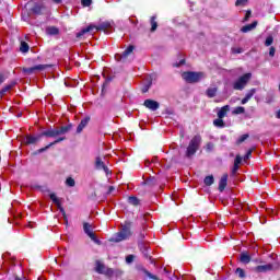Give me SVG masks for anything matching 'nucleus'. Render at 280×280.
<instances>
[{"instance_id": "1", "label": "nucleus", "mask_w": 280, "mask_h": 280, "mask_svg": "<svg viewBox=\"0 0 280 280\" xmlns=\"http://www.w3.org/2000/svg\"><path fill=\"white\" fill-rule=\"evenodd\" d=\"M95 32H104L105 34H113L115 32V23L113 22H101L98 25L90 24L86 27L81 28L78 33H75V38L82 39L83 36L90 34L93 36Z\"/></svg>"}, {"instance_id": "2", "label": "nucleus", "mask_w": 280, "mask_h": 280, "mask_svg": "<svg viewBox=\"0 0 280 280\" xmlns=\"http://www.w3.org/2000/svg\"><path fill=\"white\" fill-rule=\"evenodd\" d=\"M132 222L130 221H125V224L121 225V230L116 233L109 242H115L116 244H119V242H124L128 240V237L132 236Z\"/></svg>"}, {"instance_id": "3", "label": "nucleus", "mask_w": 280, "mask_h": 280, "mask_svg": "<svg viewBox=\"0 0 280 280\" xmlns=\"http://www.w3.org/2000/svg\"><path fill=\"white\" fill-rule=\"evenodd\" d=\"M202 143V137L200 135L194 136L186 149V158L191 159L200 150Z\"/></svg>"}, {"instance_id": "4", "label": "nucleus", "mask_w": 280, "mask_h": 280, "mask_svg": "<svg viewBox=\"0 0 280 280\" xmlns=\"http://www.w3.org/2000/svg\"><path fill=\"white\" fill-rule=\"evenodd\" d=\"M28 13L33 14L34 16H43L45 14V3L42 1H34L31 0L27 2Z\"/></svg>"}, {"instance_id": "5", "label": "nucleus", "mask_w": 280, "mask_h": 280, "mask_svg": "<svg viewBox=\"0 0 280 280\" xmlns=\"http://www.w3.org/2000/svg\"><path fill=\"white\" fill-rule=\"evenodd\" d=\"M182 78L187 84H197V82L205 80V72L186 71L183 72Z\"/></svg>"}, {"instance_id": "6", "label": "nucleus", "mask_w": 280, "mask_h": 280, "mask_svg": "<svg viewBox=\"0 0 280 280\" xmlns=\"http://www.w3.org/2000/svg\"><path fill=\"white\" fill-rule=\"evenodd\" d=\"M250 78H253V73L247 72L241 75L236 81L233 82L232 88L234 91H244L250 82Z\"/></svg>"}, {"instance_id": "7", "label": "nucleus", "mask_w": 280, "mask_h": 280, "mask_svg": "<svg viewBox=\"0 0 280 280\" xmlns=\"http://www.w3.org/2000/svg\"><path fill=\"white\" fill-rule=\"evenodd\" d=\"M136 270L140 276H143V280L152 279V280H160L159 277L154 276L142 264L136 265Z\"/></svg>"}, {"instance_id": "8", "label": "nucleus", "mask_w": 280, "mask_h": 280, "mask_svg": "<svg viewBox=\"0 0 280 280\" xmlns=\"http://www.w3.org/2000/svg\"><path fill=\"white\" fill-rule=\"evenodd\" d=\"M50 200L56 205L57 209L63 215L65 223L69 224V220L67 219V212L65 211V208L62 207V202L59 200V198L56 196V194L51 192L49 195Z\"/></svg>"}, {"instance_id": "9", "label": "nucleus", "mask_w": 280, "mask_h": 280, "mask_svg": "<svg viewBox=\"0 0 280 280\" xmlns=\"http://www.w3.org/2000/svg\"><path fill=\"white\" fill-rule=\"evenodd\" d=\"M138 248L142 253L143 257L145 259H149L150 264L154 266L156 265V262L154 261V258L150 256V247H148V245L144 242H138Z\"/></svg>"}, {"instance_id": "10", "label": "nucleus", "mask_w": 280, "mask_h": 280, "mask_svg": "<svg viewBox=\"0 0 280 280\" xmlns=\"http://www.w3.org/2000/svg\"><path fill=\"white\" fill-rule=\"evenodd\" d=\"M45 69H51V65H37L31 68H24L23 73L32 75V73H36V71H45Z\"/></svg>"}, {"instance_id": "11", "label": "nucleus", "mask_w": 280, "mask_h": 280, "mask_svg": "<svg viewBox=\"0 0 280 280\" xmlns=\"http://www.w3.org/2000/svg\"><path fill=\"white\" fill-rule=\"evenodd\" d=\"M132 51H135V47L129 45L125 51H122V54L115 55V60H117V62H121V60H126V58H128Z\"/></svg>"}, {"instance_id": "12", "label": "nucleus", "mask_w": 280, "mask_h": 280, "mask_svg": "<svg viewBox=\"0 0 280 280\" xmlns=\"http://www.w3.org/2000/svg\"><path fill=\"white\" fill-rule=\"evenodd\" d=\"M95 170H103V172H105L106 176H108V174H112L110 168H108V166H106V164H104V161H102V158L96 156L95 158V164H94Z\"/></svg>"}, {"instance_id": "13", "label": "nucleus", "mask_w": 280, "mask_h": 280, "mask_svg": "<svg viewBox=\"0 0 280 280\" xmlns=\"http://www.w3.org/2000/svg\"><path fill=\"white\" fill-rule=\"evenodd\" d=\"M279 266H276L273 264H267V265H258L255 267V272H270L272 270H278Z\"/></svg>"}, {"instance_id": "14", "label": "nucleus", "mask_w": 280, "mask_h": 280, "mask_svg": "<svg viewBox=\"0 0 280 280\" xmlns=\"http://www.w3.org/2000/svg\"><path fill=\"white\" fill-rule=\"evenodd\" d=\"M43 139V136L40 133H37L36 136L28 135L24 139L25 145H35V143H38V141Z\"/></svg>"}, {"instance_id": "15", "label": "nucleus", "mask_w": 280, "mask_h": 280, "mask_svg": "<svg viewBox=\"0 0 280 280\" xmlns=\"http://www.w3.org/2000/svg\"><path fill=\"white\" fill-rule=\"evenodd\" d=\"M143 106H145V108H149V110H159L161 104H159V102L154 101V100H150L147 98L143 103Z\"/></svg>"}, {"instance_id": "16", "label": "nucleus", "mask_w": 280, "mask_h": 280, "mask_svg": "<svg viewBox=\"0 0 280 280\" xmlns=\"http://www.w3.org/2000/svg\"><path fill=\"white\" fill-rule=\"evenodd\" d=\"M40 135H42V138L47 137L48 139H54L56 137H59L58 128H51V127L46 129L45 131H42Z\"/></svg>"}, {"instance_id": "17", "label": "nucleus", "mask_w": 280, "mask_h": 280, "mask_svg": "<svg viewBox=\"0 0 280 280\" xmlns=\"http://www.w3.org/2000/svg\"><path fill=\"white\" fill-rule=\"evenodd\" d=\"M14 86H16V81H11L9 84L4 85L0 90V100H3V97L5 96L8 91H12V89H14Z\"/></svg>"}, {"instance_id": "18", "label": "nucleus", "mask_w": 280, "mask_h": 280, "mask_svg": "<svg viewBox=\"0 0 280 280\" xmlns=\"http://www.w3.org/2000/svg\"><path fill=\"white\" fill-rule=\"evenodd\" d=\"M71 130H73V124L71 122L66 126L57 127V132L59 137L71 132Z\"/></svg>"}, {"instance_id": "19", "label": "nucleus", "mask_w": 280, "mask_h": 280, "mask_svg": "<svg viewBox=\"0 0 280 280\" xmlns=\"http://www.w3.org/2000/svg\"><path fill=\"white\" fill-rule=\"evenodd\" d=\"M89 121H91V116H85L83 119H81L77 127V135H80V132L84 130L85 126H89Z\"/></svg>"}, {"instance_id": "20", "label": "nucleus", "mask_w": 280, "mask_h": 280, "mask_svg": "<svg viewBox=\"0 0 280 280\" xmlns=\"http://www.w3.org/2000/svg\"><path fill=\"white\" fill-rule=\"evenodd\" d=\"M229 184V174H224L219 182V191L222 194Z\"/></svg>"}, {"instance_id": "21", "label": "nucleus", "mask_w": 280, "mask_h": 280, "mask_svg": "<svg viewBox=\"0 0 280 280\" xmlns=\"http://www.w3.org/2000/svg\"><path fill=\"white\" fill-rule=\"evenodd\" d=\"M229 110H231V106H229V105H224L223 107H221L220 110L218 112V118L224 119V117H226V113H229Z\"/></svg>"}, {"instance_id": "22", "label": "nucleus", "mask_w": 280, "mask_h": 280, "mask_svg": "<svg viewBox=\"0 0 280 280\" xmlns=\"http://www.w3.org/2000/svg\"><path fill=\"white\" fill-rule=\"evenodd\" d=\"M46 34H48V36H58V34H60V28L56 26H48L46 28Z\"/></svg>"}, {"instance_id": "23", "label": "nucleus", "mask_w": 280, "mask_h": 280, "mask_svg": "<svg viewBox=\"0 0 280 280\" xmlns=\"http://www.w3.org/2000/svg\"><path fill=\"white\" fill-rule=\"evenodd\" d=\"M150 32L154 33L159 28V22H156V15L151 16L150 19Z\"/></svg>"}, {"instance_id": "24", "label": "nucleus", "mask_w": 280, "mask_h": 280, "mask_svg": "<svg viewBox=\"0 0 280 280\" xmlns=\"http://www.w3.org/2000/svg\"><path fill=\"white\" fill-rule=\"evenodd\" d=\"M250 255H248V253L246 252H242L241 253V256H240V261L241 264H250Z\"/></svg>"}, {"instance_id": "25", "label": "nucleus", "mask_w": 280, "mask_h": 280, "mask_svg": "<svg viewBox=\"0 0 280 280\" xmlns=\"http://www.w3.org/2000/svg\"><path fill=\"white\" fill-rule=\"evenodd\" d=\"M95 270L98 275H104V272L106 271V266L97 260Z\"/></svg>"}, {"instance_id": "26", "label": "nucleus", "mask_w": 280, "mask_h": 280, "mask_svg": "<svg viewBox=\"0 0 280 280\" xmlns=\"http://www.w3.org/2000/svg\"><path fill=\"white\" fill-rule=\"evenodd\" d=\"M213 126H215V128H226V122H224L222 118H217L213 120Z\"/></svg>"}, {"instance_id": "27", "label": "nucleus", "mask_w": 280, "mask_h": 280, "mask_svg": "<svg viewBox=\"0 0 280 280\" xmlns=\"http://www.w3.org/2000/svg\"><path fill=\"white\" fill-rule=\"evenodd\" d=\"M203 183L207 187H211V185L215 183V178L213 177V175H208L205 177Z\"/></svg>"}, {"instance_id": "28", "label": "nucleus", "mask_w": 280, "mask_h": 280, "mask_svg": "<svg viewBox=\"0 0 280 280\" xmlns=\"http://www.w3.org/2000/svg\"><path fill=\"white\" fill-rule=\"evenodd\" d=\"M128 202H129V205H132L133 207H139V205H141V200H139V198H137L135 196L128 197Z\"/></svg>"}, {"instance_id": "29", "label": "nucleus", "mask_w": 280, "mask_h": 280, "mask_svg": "<svg viewBox=\"0 0 280 280\" xmlns=\"http://www.w3.org/2000/svg\"><path fill=\"white\" fill-rule=\"evenodd\" d=\"M83 231H84L85 235H89L90 233H93V225H91V223H89V222H84L83 223Z\"/></svg>"}, {"instance_id": "30", "label": "nucleus", "mask_w": 280, "mask_h": 280, "mask_svg": "<svg viewBox=\"0 0 280 280\" xmlns=\"http://www.w3.org/2000/svg\"><path fill=\"white\" fill-rule=\"evenodd\" d=\"M217 93H218V88H209L206 91L207 97H215Z\"/></svg>"}, {"instance_id": "31", "label": "nucleus", "mask_w": 280, "mask_h": 280, "mask_svg": "<svg viewBox=\"0 0 280 280\" xmlns=\"http://www.w3.org/2000/svg\"><path fill=\"white\" fill-rule=\"evenodd\" d=\"M20 51L22 54H27V51H30V44L26 42H21Z\"/></svg>"}, {"instance_id": "32", "label": "nucleus", "mask_w": 280, "mask_h": 280, "mask_svg": "<svg viewBox=\"0 0 280 280\" xmlns=\"http://www.w3.org/2000/svg\"><path fill=\"white\" fill-rule=\"evenodd\" d=\"M244 113H246V108L238 106L233 109L232 115H244Z\"/></svg>"}, {"instance_id": "33", "label": "nucleus", "mask_w": 280, "mask_h": 280, "mask_svg": "<svg viewBox=\"0 0 280 280\" xmlns=\"http://www.w3.org/2000/svg\"><path fill=\"white\" fill-rule=\"evenodd\" d=\"M151 86H152V80L148 81L147 83H144L142 85L141 92L142 93H148L150 91Z\"/></svg>"}, {"instance_id": "34", "label": "nucleus", "mask_w": 280, "mask_h": 280, "mask_svg": "<svg viewBox=\"0 0 280 280\" xmlns=\"http://www.w3.org/2000/svg\"><path fill=\"white\" fill-rule=\"evenodd\" d=\"M88 237H90V240H92L94 244H102V241H100V238H97V235H95V233L93 232L88 234Z\"/></svg>"}, {"instance_id": "35", "label": "nucleus", "mask_w": 280, "mask_h": 280, "mask_svg": "<svg viewBox=\"0 0 280 280\" xmlns=\"http://www.w3.org/2000/svg\"><path fill=\"white\" fill-rule=\"evenodd\" d=\"M235 275H238L240 279H246V271L240 267L236 268Z\"/></svg>"}, {"instance_id": "36", "label": "nucleus", "mask_w": 280, "mask_h": 280, "mask_svg": "<svg viewBox=\"0 0 280 280\" xmlns=\"http://www.w3.org/2000/svg\"><path fill=\"white\" fill-rule=\"evenodd\" d=\"M272 43H275V37H272V35H268L265 40V47H270Z\"/></svg>"}, {"instance_id": "37", "label": "nucleus", "mask_w": 280, "mask_h": 280, "mask_svg": "<svg viewBox=\"0 0 280 280\" xmlns=\"http://www.w3.org/2000/svg\"><path fill=\"white\" fill-rule=\"evenodd\" d=\"M144 229H145V223H142V231H140L139 233L138 242H143L145 240V233L143 232Z\"/></svg>"}, {"instance_id": "38", "label": "nucleus", "mask_w": 280, "mask_h": 280, "mask_svg": "<svg viewBox=\"0 0 280 280\" xmlns=\"http://www.w3.org/2000/svg\"><path fill=\"white\" fill-rule=\"evenodd\" d=\"M66 185L67 187H75V179H73L72 177H68L66 179Z\"/></svg>"}, {"instance_id": "39", "label": "nucleus", "mask_w": 280, "mask_h": 280, "mask_svg": "<svg viewBox=\"0 0 280 280\" xmlns=\"http://www.w3.org/2000/svg\"><path fill=\"white\" fill-rule=\"evenodd\" d=\"M81 5H83V8H91L93 0H81Z\"/></svg>"}, {"instance_id": "40", "label": "nucleus", "mask_w": 280, "mask_h": 280, "mask_svg": "<svg viewBox=\"0 0 280 280\" xmlns=\"http://www.w3.org/2000/svg\"><path fill=\"white\" fill-rule=\"evenodd\" d=\"M248 3V0H236L235 5L236 8H244Z\"/></svg>"}, {"instance_id": "41", "label": "nucleus", "mask_w": 280, "mask_h": 280, "mask_svg": "<svg viewBox=\"0 0 280 280\" xmlns=\"http://www.w3.org/2000/svg\"><path fill=\"white\" fill-rule=\"evenodd\" d=\"M255 93H257V89L253 88L248 91V93L245 95V97L250 101V98L253 97V95H255Z\"/></svg>"}, {"instance_id": "42", "label": "nucleus", "mask_w": 280, "mask_h": 280, "mask_svg": "<svg viewBox=\"0 0 280 280\" xmlns=\"http://www.w3.org/2000/svg\"><path fill=\"white\" fill-rule=\"evenodd\" d=\"M249 135L248 133H244L237 140L236 143H244V141H246V139H248Z\"/></svg>"}, {"instance_id": "43", "label": "nucleus", "mask_w": 280, "mask_h": 280, "mask_svg": "<svg viewBox=\"0 0 280 280\" xmlns=\"http://www.w3.org/2000/svg\"><path fill=\"white\" fill-rule=\"evenodd\" d=\"M49 148H51V144H47L46 147L38 149L35 154H43V152H47V150H49Z\"/></svg>"}, {"instance_id": "44", "label": "nucleus", "mask_w": 280, "mask_h": 280, "mask_svg": "<svg viewBox=\"0 0 280 280\" xmlns=\"http://www.w3.org/2000/svg\"><path fill=\"white\" fill-rule=\"evenodd\" d=\"M65 139H67V137H59L55 141L50 142V145H58V143H61V141H65Z\"/></svg>"}, {"instance_id": "45", "label": "nucleus", "mask_w": 280, "mask_h": 280, "mask_svg": "<svg viewBox=\"0 0 280 280\" xmlns=\"http://www.w3.org/2000/svg\"><path fill=\"white\" fill-rule=\"evenodd\" d=\"M135 255H132V254H130V255H127L126 256V264H128V265H130V264H132V261H135Z\"/></svg>"}, {"instance_id": "46", "label": "nucleus", "mask_w": 280, "mask_h": 280, "mask_svg": "<svg viewBox=\"0 0 280 280\" xmlns=\"http://www.w3.org/2000/svg\"><path fill=\"white\" fill-rule=\"evenodd\" d=\"M238 170H240V165L238 164H233V167L231 170V175L235 176V174H237Z\"/></svg>"}, {"instance_id": "47", "label": "nucleus", "mask_w": 280, "mask_h": 280, "mask_svg": "<svg viewBox=\"0 0 280 280\" xmlns=\"http://www.w3.org/2000/svg\"><path fill=\"white\" fill-rule=\"evenodd\" d=\"M250 31H253V28L250 27V24H247L241 28V32H243L244 34H246Z\"/></svg>"}, {"instance_id": "48", "label": "nucleus", "mask_w": 280, "mask_h": 280, "mask_svg": "<svg viewBox=\"0 0 280 280\" xmlns=\"http://www.w3.org/2000/svg\"><path fill=\"white\" fill-rule=\"evenodd\" d=\"M232 54H244V48L234 47V48H232Z\"/></svg>"}, {"instance_id": "49", "label": "nucleus", "mask_w": 280, "mask_h": 280, "mask_svg": "<svg viewBox=\"0 0 280 280\" xmlns=\"http://www.w3.org/2000/svg\"><path fill=\"white\" fill-rule=\"evenodd\" d=\"M275 54H277V48H275V46H271L269 48V56H270V58H275Z\"/></svg>"}, {"instance_id": "50", "label": "nucleus", "mask_w": 280, "mask_h": 280, "mask_svg": "<svg viewBox=\"0 0 280 280\" xmlns=\"http://www.w3.org/2000/svg\"><path fill=\"white\" fill-rule=\"evenodd\" d=\"M242 155H236L234 159V165H242Z\"/></svg>"}, {"instance_id": "51", "label": "nucleus", "mask_w": 280, "mask_h": 280, "mask_svg": "<svg viewBox=\"0 0 280 280\" xmlns=\"http://www.w3.org/2000/svg\"><path fill=\"white\" fill-rule=\"evenodd\" d=\"M104 275H106L107 277H113V275H115V271L110 268H107L105 270Z\"/></svg>"}, {"instance_id": "52", "label": "nucleus", "mask_w": 280, "mask_h": 280, "mask_svg": "<svg viewBox=\"0 0 280 280\" xmlns=\"http://www.w3.org/2000/svg\"><path fill=\"white\" fill-rule=\"evenodd\" d=\"M250 154H253V150H248L247 152H246V154L244 155V161H248V159H250Z\"/></svg>"}, {"instance_id": "53", "label": "nucleus", "mask_w": 280, "mask_h": 280, "mask_svg": "<svg viewBox=\"0 0 280 280\" xmlns=\"http://www.w3.org/2000/svg\"><path fill=\"white\" fill-rule=\"evenodd\" d=\"M185 65V59H180L179 62L174 63V67H183Z\"/></svg>"}, {"instance_id": "54", "label": "nucleus", "mask_w": 280, "mask_h": 280, "mask_svg": "<svg viewBox=\"0 0 280 280\" xmlns=\"http://www.w3.org/2000/svg\"><path fill=\"white\" fill-rule=\"evenodd\" d=\"M5 82V74L0 73V86Z\"/></svg>"}, {"instance_id": "55", "label": "nucleus", "mask_w": 280, "mask_h": 280, "mask_svg": "<svg viewBox=\"0 0 280 280\" xmlns=\"http://www.w3.org/2000/svg\"><path fill=\"white\" fill-rule=\"evenodd\" d=\"M147 217H148V214H144V213H141V214L139 215L140 220H143V222H147V221H148Z\"/></svg>"}, {"instance_id": "56", "label": "nucleus", "mask_w": 280, "mask_h": 280, "mask_svg": "<svg viewBox=\"0 0 280 280\" xmlns=\"http://www.w3.org/2000/svg\"><path fill=\"white\" fill-rule=\"evenodd\" d=\"M207 150H209V151L213 150V142L207 143Z\"/></svg>"}, {"instance_id": "57", "label": "nucleus", "mask_w": 280, "mask_h": 280, "mask_svg": "<svg viewBox=\"0 0 280 280\" xmlns=\"http://www.w3.org/2000/svg\"><path fill=\"white\" fill-rule=\"evenodd\" d=\"M250 14H252L250 11H247V12H246V14H245V21H248V19H250Z\"/></svg>"}, {"instance_id": "58", "label": "nucleus", "mask_w": 280, "mask_h": 280, "mask_svg": "<svg viewBox=\"0 0 280 280\" xmlns=\"http://www.w3.org/2000/svg\"><path fill=\"white\" fill-rule=\"evenodd\" d=\"M249 100L245 96L242 101H241V104H248Z\"/></svg>"}, {"instance_id": "59", "label": "nucleus", "mask_w": 280, "mask_h": 280, "mask_svg": "<svg viewBox=\"0 0 280 280\" xmlns=\"http://www.w3.org/2000/svg\"><path fill=\"white\" fill-rule=\"evenodd\" d=\"M115 191V186H109L107 194H113Z\"/></svg>"}, {"instance_id": "60", "label": "nucleus", "mask_w": 280, "mask_h": 280, "mask_svg": "<svg viewBox=\"0 0 280 280\" xmlns=\"http://www.w3.org/2000/svg\"><path fill=\"white\" fill-rule=\"evenodd\" d=\"M249 26L252 27V30H255V27H257V22H253L252 24H249Z\"/></svg>"}, {"instance_id": "61", "label": "nucleus", "mask_w": 280, "mask_h": 280, "mask_svg": "<svg viewBox=\"0 0 280 280\" xmlns=\"http://www.w3.org/2000/svg\"><path fill=\"white\" fill-rule=\"evenodd\" d=\"M52 1H54V3H57V4L62 3V0H52Z\"/></svg>"}, {"instance_id": "62", "label": "nucleus", "mask_w": 280, "mask_h": 280, "mask_svg": "<svg viewBox=\"0 0 280 280\" xmlns=\"http://www.w3.org/2000/svg\"><path fill=\"white\" fill-rule=\"evenodd\" d=\"M113 81V78H110V77H108L107 79H106V82H112Z\"/></svg>"}, {"instance_id": "63", "label": "nucleus", "mask_w": 280, "mask_h": 280, "mask_svg": "<svg viewBox=\"0 0 280 280\" xmlns=\"http://www.w3.org/2000/svg\"><path fill=\"white\" fill-rule=\"evenodd\" d=\"M226 140V136H221V141Z\"/></svg>"}, {"instance_id": "64", "label": "nucleus", "mask_w": 280, "mask_h": 280, "mask_svg": "<svg viewBox=\"0 0 280 280\" xmlns=\"http://www.w3.org/2000/svg\"><path fill=\"white\" fill-rule=\"evenodd\" d=\"M145 166L149 167L150 166V161L145 162Z\"/></svg>"}]
</instances>
